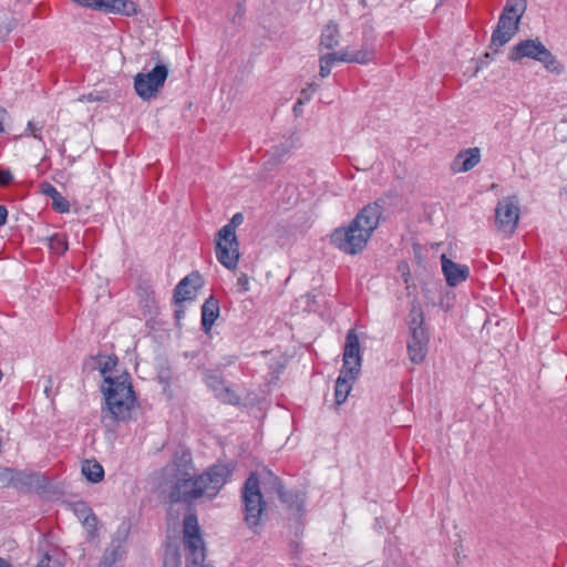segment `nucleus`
Here are the masks:
<instances>
[{"label": "nucleus", "instance_id": "1", "mask_svg": "<svg viewBox=\"0 0 567 567\" xmlns=\"http://www.w3.org/2000/svg\"><path fill=\"white\" fill-rule=\"evenodd\" d=\"M190 453L175 455L165 466L164 473L173 483L169 498L172 502H190L199 497H215L230 477L229 468L224 464H214L198 476H192Z\"/></svg>", "mask_w": 567, "mask_h": 567}, {"label": "nucleus", "instance_id": "2", "mask_svg": "<svg viewBox=\"0 0 567 567\" xmlns=\"http://www.w3.org/2000/svg\"><path fill=\"white\" fill-rule=\"evenodd\" d=\"M382 214L383 207L378 202L365 205L348 226L332 231L330 243L347 255L360 254L378 228Z\"/></svg>", "mask_w": 567, "mask_h": 567}, {"label": "nucleus", "instance_id": "3", "mask_svg": "<svg viewBox=\"0 0 567 567\" xmlns=\"http://www.w3.org/2000/svg\"><path fill=\"white\" fill-rule=\"evenodd\" d=\"M104 383L105 404L102 406L101 420L107 430L115 431L121 422L130 420L136 396L127 372L104 377Z\"/></svg>", "mask_w": 567, "mask_h": 567}, {"label": "nucleus", "instance_id": "4", "mask_svg": "<svg viewBox=\"0 0 567 567\" xmlns=\"http://www.w3.org/2000/svg\"><path fill=\"white\" fill-rule=\"evenodd\" d=\"M244 221L241 213H236L230 221L221 227L216 236V258L227 269H235L239 260V243L236 228Z\"/></svg>", "mask_w": 567, "mask_h": 567}, {"label": "nucleus", "instance_id": "5", "mask_svg": "<svg viewBox=\"0 0 567 567\" xmlns=\"http://www.w3.org/2000/svg\"><path fill=\"white\" fill-rule=\"evenodd\" d=\"M525 58L540 62L550 73L561 74L564 72V65L538 39L519 41L508 53V59L514 62Z\"/></svg>", "mask_w": 567, "mask_h": 567}, {"label": "nucleus", "instance_id": "6", "mask_svg": "<svg viewBox=\"0 0 567 567\" xmlns=\"http://www.w3.org/2000/svg\"><path fill=\"white\" fill-rule=\"evenodd\" d=\"M410 338L408 339V353L413 363H422L427 354L430 336L424 327V312L422 307L413 305L408 317Z\"/></svg>", "mask_w": 567, "mask_h": 567}, {"label": "nucleus", "instance_id": "7", "mask_svg": "<svg viewBox=\"0 0 567 567\" xmlns=\"http://www.w3.org/2000/svg\"><path fill=\"white\" fill-rule=\"evenodd\" d=\"M183 546L186 567H212L205 565V543L200 534L197 516L193 513L183 519Z\"/></svg>", "mask_w": 567, "mask_h": 567}, {"label": "nucleus", "instance_id": "8", "mask_svg": "<svg viewBox=\"0 0 567 567\" xmlns=\"http://www.w3.org/2000/svg\"><path fill=\"white\" fill-rule=\"evenodd\" d=\"M241 501L244 504L245 522L249 527L258 526L266 504L260 492V483L256 473H251L246 480L241 491Z\"/></svg>", "mask_w": 567, "mask_h": 567}, {"label": "nucleus", "instance_id": "9", "mask_svg": "<svg viewBox=\"0 0 567 567\" xmlns=\"http://www.w3.org/2000/svg\"><path fill=\"white\" fill-rule=\"evenodd\" d=\"M168 76V69L164 64H156L150 72H140L134 76V90L144 101L155 99Z\"/></svg>", "mask_w": 567, "mask_h": 567}, {"label": "nucleus", "instance_id": "10", "mask_svg": "<svg viewBox=\"0 0 567 567\" xmlns=\"http://www.w3.org/2000/svg\"><path fill=\"white\" fill-rule=\"evenodd\" d=\"M519 206L515 197H505L498 200L495 207V228L504 237H511L518 225Z\"/></svg>", "mask_w": 567, "mask_h": 567}, {"label": "nucleus", "instance_id": "11", "mask_svg": "<svg viewBox=\"0 0 567 567\" xmlns=\"http://www.w3.org/2000/svg\"><path fill=\"white\" fill-rule=\"evenodd\" d=\"M3 473L7 475V486H12L20 493L43 489L48 483L44 475L40 473L14 471L11 468H4Z\"/></svg>", "mask_w": 567, "mask_h": 567}, {"label": "nucleus", "instance_id": "12", "mask_svg": "<svg viewBox=\"0 0 567 567\" xmlns=\"http://www.w3.org/2000/svg\"><path fill=\"white\" fill-rule=\"evenodd\" d=\"M74 2L104 12L133 16L137 12L135 2L131 0H73Z\"/></svg>", "mask_w": 567, "mask_h": 567}, {"label": "nucleus", "instance_id": "13", "mask_svg": "<svg viewBox=\"0 0 567 567\" xmlns=\"http://www.w3.org/2000/svg\"><path fill=\"white\" fill-rule=\"evenodd\" d=\"M361 368V353L359 338L354 330H349L343 350V364L341 371L358 374Z\"/></svg>", "mask_w": 567, "mask_h": 567}, {"label": "nucleus", "instance_id": "14", "mask_svg": "<svg viewBox=\"0 0 567 567\" xmlns=\"http://www.w3.org/2000/svg\"><path fill=\"white\" fill-rule=\"evenodd\" d=\"M519 22L520 21H516L509 16H499L497 25L491 38V48L494 49L495 52H497L499 48L505 45L516 34Z\"/></svg>", "mask_w": 567, "mask_h": 567}, {"label": "nucleus", "instance_id": "15", "mask_svg": "<svg viewBox=\"0 0 567 567\" xmlns=\"http://www.w3.org/2000/svg\"><path fill=\"white\" fill-rule=\"evenodd\" d=\"M205 383L220 402L231 405H238L240 403V396L226 384L221 375L208 372L205 375Z\"/></svg>", "mask_w": 567, "mask_h": 567}, {"label": "nucleus", "instance_id": "16", "mask_svg": "<svg viewBox=\"0 0 567 567\" xmlns=\"http://www.w3.org/2000/svg\"><path fill=\"white\" fill-rule=\"evenodd\" d=\"M441 264L446 284L451 287L460 285L470 276V269L466 265L456 264L449 259L445 255H442Z\"/></svg>", "mask_w": 567, "mask_h": 567}, {"label": "nucleus", "instance_id": "17", "mask_svg": "<svg viewBox=\"0 0 567 567\" xmlns=\"http://www.w3.org/2000/svg\"><path fill=\"white\" fill-rule=\"evenodd\" d=\"M202 278L197 272H193L183 278L174 290L175 303H182L186 300H193L196 290L202 286Z\"/></svg>", "mask_w": 567, "mask_h": 567}, {"label": "nucleus", "instance_id": "18", "mask_svg": "<svg viewBox=\"0 0 567 567\" xmlns=\"http://www.w3.org/2000/svg\"><path fill=\"white\" fill-rule=\"evenodd\" d=\"M481 159L480 150L468 148L461 152L453 162V171L455 172H467L475 167Z\"/></svg>", "mask_w": 567, "mask_h": 567}, {"label": "nucleus", "instance_id": "19", "mask_svg": "<svg viewBox=\"0 0 567 567\" xmlns=\"http://www.w3.org/2000/svg\"><path fill=\"white\" fill-rule=\"evenodd\" d=\"M355 377L357 374H350V372L340 371L334 385V398L337 405H341L346 402L352 389V382L354 381Z\"/></svg>", "mask_w": 567, "mask_h": 567}, {"label": "nucleus", "instance_id": "20", "mask_svg": "<svg viewBox=\"0 0 567 567\" xmlns=\"http://www.w3.org/2000/svg\"><path fill=\"white\" fill-rule=\"evenodd\" d=\"M219 316V303L214 297H209L202 306V329L208 332Z\"/></svg>", "mask_w": 567, "mask_h": 567}, {"label": "nucleus", "instance_id": "21", "mask_svg": "<svg viewBox=\"0 0 567 567\" xmlns=\"http://www.w3.org/2000/svg\"><path fill=\"white\" fill-rule=\"evenodd\" d=\"M340 30L336 22H328L320 34V47L332 50L339 44Z\"/></svg>", "mask_w": 567, "mask_h": 567}, {"label": "nucleus", "instance_id": "22", "mask_svg": "<svg viewBox=\"0 0 567 567\" xmlns=\"http://www.w3.org/2000/svg\"><path fill=\"white\" fill-rule=\"evenodd\" d=\"M373 58H374L373 50H371L369 48H362L361 50H358V51H349V50L341 51L340 61L348 62V63L355 62V63H360V64H365V63L372 61Z\"/></svg>", "mask_w": 567, "mask_h": 567}, {"label": "nucleus", "instance_id": "23", "mask_svg": "<svg viewBox=\"0 0 567 567\" xmlns=\"http://www.w3.org/2000/svg\"><path fill=\"white\" fill-rule=\"evenodd\" d=\"M82 473L92 483H99L104 477V470L96 461H85L82 465Z\"/></svg>", "mask_w": 567, "mask_h": 567}, {"label": "nucleus", "instance_id": "24", "mask_svg": "<svg viewBox=\"0 0 567 567\" xmlns=\"http://www.w3.org/2000/svg\"><path fill=\"white\" fill-rule=\"evenodd\" d=\"M526 9H527L526 0H507L502 14L509 16L511 18H514L516 21H520Z\"/></svg>", "mask_w": 567, "mask_h": 567}, {"label": "nucleus", "instance_id": "25", "mask_svg": "<svg viewBox=\"0 0 567 567\" xmlns=\"http://www.w3.org/2000/svg\"><path fill=\"white\" fill-rule=\"evenodd\" d=\"M80 508L76 511L81 514V517L83 518V525L86 527L87 532L93 536L96 532L97 527V517L92 512L91 508H89L85 504H80Z\"/></svg>", "mask_w": 567, "mask_h": 567}, {"label": "nucleus", "instance_id": "26", "mask_svg": "<svg viewBox=\"0 0 567 567\" xmlns=\"http://www.w3.org/2000/svg\"><path fill=\"white\" fill-rule=\"evenodd\" d=\"M340 58H341V52H333V53H328V54L321 55L320 59H319V62H320L319 74H320V76L321 78H327L330 74L333 64L337 61L341 62Z\"/></svg>", "mask_w": 567, "mask_h": 567}, {"label": "nucleus", "instance_id": "27", "mask_svg": "<svg viewBox=\"0 0 567 567\" xmlns=\"http://www.w3.org/2000/svg\"><path fill=\"white\" fill-rule=\"evenodd\" d=\"M69 248L68 239L64 234H54L49 238V249L51 252L61 256Z\"/></svg>", "mask_w": 567, "mask_h": 567}, {"label": "nucleus", "instance_id": "28", "mask_svg": "<svg viewBox=\"0 0 567 567\" xmlns=\"http://www.w3.org/2000/svg\"><path fill=\"white\" fill-rule=\"evenodd\" d=\"M52 208L61 214L70 212V203L69 200L61 195L59 192L52 199Z\"/></svg>", "mask_w": 567, "mask_h": 567}, {"label": "nucleus", "instance_id": "29", "mask_svg": "<svg viewBox=\"0 0 567 567\" xmlns=\"http://www.w3.org/2000/svg\"><path fill=\"white\" fill-rule=\"evenodd\" d=\"M118 360L116 355L105 357L102 362H100V371L103 375L106 377L109 372H111L117 364Z\"/></svg>", "mask_w": 567, "mask_h": 567}, {"label": "nucleus", "instance_id": "30", "mask_svg": "<svg viewBox=\"0 0 567 567\" xmlns=\"http://www.w3.org/2000/svg\"><path fill=\"white\" fill-rule=\"evenodd\" d=\"M37 567H63L58 558H53L48 553L43 554Z\"/></svg>", "mask_w": 567, "mask_h": 567}, {"label": "nucleus", "instance_id": "31", "mask_svg": "<svg viewBox=\"0 0 567 567\" xmlns=\"http://www.w3.org/2000/svg\"><path fill=\"white\" fill-rule=\"evenodd\" d=\"M13 182L10 169L0 166V187H8Z\"/></svg>", "mask_w": 567, "mask_h": 567}, {"label": "nucleus", "instance_id": "32", "mask_svg": "<svg viewBox=\"0 0 567 567\" xmlns=\"http://www.w3.org/2000/svg\"><path fill=\"white\" fill-rule=\"evenodd\" d=\"M41 193L51 199L59 193V190L50 183L44 182L41 184Z\"/></svg>", "mask_w": 567, "mask_h": 567}, {"label": "nucleus", "instance_id": "33", "mask_svg": "<svg viewBox=\"0 0 567 567\" xmlns=\"http://www.w3.org/2000/svg\"><path fill=\"white\" fill-rule=\"evenodd\" d=\"M41 128H42V127H38L33 122H29V123H28L27 131H28V132H30V134H31L34 138L42 140V136H41Z\"/></svg>", "mask_w": 567, "mask_h": 567}, {"label": "nucleus", "instance_id": "34", "mask_svg": "<svg viewBox=\"0 0 567 567\" xmlns=\"http://www.w3.org/2000/svg\"><path fill=\"white\" fill-rule=\"evenodd\" d=\"M237 285L241 287L243 291H247L249 289L247 275L241 274L237 279Z\"/></svg>", "mask_w": 567, "mask_h": 567}, {"label": "nucleus", "instance_id": "35", "mask_svg": "<svg viewBox=\"0 0 567 567\" xmlns=\"http://www.w3.org/2000/svg\"><path fill=\"white\" fill-rule=\"evenodd\" d=\"M8 220V209L6 206L0 205V227L6 225Z\"/></svg>", "mask_w": 567, "mask_h": 567}, {"label": "nucleus", "instance_id": "36", "mask_svg": "<svg viewBox=\"0 0 567 567\" xmlns=\"http://www.w3.org/2000/svg\"><path fill=\"white\" fill-rule=\"evenodd\" d=\"M6 114H7V111L2 106H0V133L4 132L3 121H4Z\"/></svg>", "mask_w": 567, "mask_h": 567}, {"label": "nucleus", "instance_id": "37", "mask_svg": "<svg viewBox=\"0 0 567 567\" xmlns=\"http://www.w3.org/2000/svg\"><path fill=\"white\" fill-rule=\"evenodd\" d=\"M270 477L272 480L274 485L277 486L278 493L281 494V485L279 478L277 476H274L272 474H270Z\"/></svg>", "mask_w": 567, "mask_h": 567}, {"label": "nucleus", "instance_id": "38", "mask_svg": "<svg viewBox=\"0 0 567 567\" xmlns=\"http://www.w3.org/2000/svg\"><path fill=\"white\" fill-rule=\"evenodd\" d=\"M0 567H12L10 563L0 557Z\"/></svg>", "mask_w": 567, "mask_h": 567}]
</instances>
